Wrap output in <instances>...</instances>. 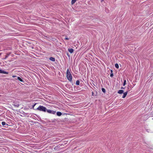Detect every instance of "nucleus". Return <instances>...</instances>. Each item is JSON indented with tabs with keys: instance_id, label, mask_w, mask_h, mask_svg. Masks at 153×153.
I'll return each mask as SVG.
<instances>
[{
	"instance_id": "9b49d317",
	"label": "nucleus",
	"mask_w": 153,
	"mask_h": 153,
	"mask_svg": "<svg viewBox=\"0 0 153 153\" xmlns=\"http://www.w3.org/2000/svg\"><path fill=\"white\" fill-rule=\"evenodd\" d=\"M62 113L60 112H57L56 113V114L58 116H60L61 115Z\"/></svg>"
},
{
	"instance_id": "9d476101",
	"label": "nucleus",
	"mask_w": 153,
	"mask_h": 153,
	"mask_svg": "<svg viewBox=\"0 0 153 153\" xmlns=\"http://www.w3.org/2000/svg\"><path fill=\"white\" fill-rule=\"evenodd\" d=\"M17 79H18L21 82H23V80L21 79V78L20 77H19V76H17Z\"/></svg>"
},
{
	"instance_id": "5701e85b",
	"label": "nucleus",
	"mask_w": 153,
	"mask_h": 153,
	"mask_svg": "<svg viewBox=\"0 0 153 153\" xmlns=\"http://www.w3.org/2000/svg\"><path fill=\"white\" fill-rule=\"evenodd\" d=\"M124 88H123V87L121 88V89H124Z\"/></svg>"
},
{
	"instance_id": "20e7f679",
	"label": "nucleus",
	"mask_w": 153,
	"mask_h": 153,
	"mask_svg": "<svg viewBox=\"0 0 153 153\" xmlns=\"http://www.w3.org/2000/svg\"><path fill=\"white\" fill-rule=\"evenodd\" d=\"M13 105L16 107H18L19 106V104L17 102H13Z\"/></svg>"
},
{
	"instance_id": "423d86ee",
	"label": "nucleus",
	"mask_w": 153,
	"mask_h": 153,
	"mask_svg": "<svg viewBox=\"0 0 153 153\" xmlns=\"http://www.w3.org/2000/svg\"><path fill=\"white\" fill-rule=\"evenodd\" d=\"M68 50L71 53H72L74 51V49L72 48H68Z\"/></svg>"
},
{
	"instance_id": "aec40b11",
	"label": "nucleus",
	"mask_w": 153,
	"mask_h": 153,
	"mask_svg": "<svg viewBox=\"0 0 153 153\" xmlns=\"http://www.w3.org/2000/svg\"><path fill=\"white\" fill-rule=\"evenodd\" d=\"M36 103H35V104L33 105V106H32V108H34V107L36 105Z\"/></svg>"
},
{
	"instance_id": "6ab92c4d",
	"label": "nucleus",
	"mask_w": 153,
	"mask_h": 153,
	"mask_svg": "<svg viewBox=\"0 0 153 153\" xmlns=\"http://www.w3.org/2000/svg\"><path fill=\"white\" fill-rule=\"evenodd\" d=\"M113 76V74L112 73L111 74H110V76L111 77H112Z\"/></svg>"
},
{
	"instance_id": "412c9836",
	"label": "nucleus",
	"mask_w": 153,
	"mask_h": 153,
	"mask_svg": "<svg viewBox=\"0 0 153 153\" xmlns=\"http://www.w3.org/2000/svg\"><path fill=\"white\" fill-rule=\"evenodd\" d=\"M12 77H17V76H16V75H13L12 76Z\"/></svg>"
},
{
	"instance_id": "1a4fd4ad",
	"label": "nucleus",
	"mask_w": 153,
	"mask_h": 153,
	"mask_svg": "<svg viewBox=\"0 0 153 153\" xmlns=\"http://www.w3.org/2000/svg\"><path fill=\"white\" fill-rule=\"evenodd\" d=\"M127 94V92H126L124 93H123V95L122 97V98H124L126 96Z\"/></svg>"
},
{
	"instance_id": "39448f33",
	"label": "nucleus",
	"mask_w": 153,
	"mask_h": 153,
	"mask_svg": "<svg viewBox=\"0 0 153 153\" xmlns=\"http://www.w3.org/2000/svg\"><path fill=\"white\" fill-rule=\"evenodd\" d=\"M0 73L6 74H8V72H6L5 71H3V70H2L1 69H0Z\"/></svg>"
},
{
	"instance_id": "ddd939ff",
	"label": "nucleus",
	"mask_w": 153,
	"mask_h": 153,
	"mask_svg": "<svg viewBox=\"0 0 153 153\" xmlns=\"http://www.w3.org/2000/svg\"><path fill=\"white\" fill-rule=\"evenodd\" d=\"M80 82L79 80H77L76 82V84L77 85H79V84Z\"/></svg>"
},
{
	"instance_id": "a211bd4d",
	"label": "nucleus",
	"mask_w": 153,
	"mask_h": 153,
	"mask_svg": "<svg viewBox=\"0 0 153 153\" xmlns=\"http://www.w3.org/2000/svg\"><path fill=\"white\" fill-rule=\"evenodd\" d=\"M65 40H68L69 39L68 38V37L66 36H65Z\"/></svg>"
},
{
	"instance_id": "f8f14e48",
	"label": "nucleus",
	"mask_w": 153,
	"mask_h": 153,
	"mask_svg": "<svg viewBox=\"0 0 153 153\" xmlns=\"http://www.w3.org/2000/svg\"><path fill=\"white\" fill-rule=\"evenodd\" d=\"M77 0H72L71 2L72 4H73Z\"/></svg>"
},
{
	"instance_id": "2eb2a0df",
	"label": "nucleus",
	"mask_w": 153,
	"mask_h": 153,
	"mask_svg": "<svg viewBox=\"0 0 153 153\" xmlns=\"http://www.w3.org/2000/svg\"><path fill=\"white\" fill-rule=\"evenodd\" d=\"M1 124L2 126H4L6 124V123L5 122H2L1 123Z\"/></svg>"
},
{
	"instance_id": "0eeeda50",
	"label": "nucleus",
	"mask_w": 153,
	"mask_h": 153,
	"mask_svg": "<svg viewBox=\"0 0 153 153\" xmlns=\"http://www.w3.org/2000/svg\"><path fill=\"white\" fill-rule=\"evenodd\" d=\"M124 91L122 90H120L118 91V93L119 94H121L123 93Z\"/></svg>"
},
{
	"instance_id": "dca6fc26",
	"label": "nucleus",
	"mask_w": 153,
	"mask_h": 153,
	"mask_svg": "<svg viewBox=\"0 0 153 153\" xmlns=\"http://www.w3.org/2000/svg\"><path fill=\"white\" fill-rule=\"evenodd\" d=\"M126 80H125L124 81V82L123 83V86H124L126 84Z\"/></svg>"
},
{
	"instance_id": "f03ea898",
	"label": "nucleus",
	"mask_w": 153,
	"mask_h": 153,
	"mask_svg": "<svg viewBox=\"0 0 153 153\" xmlns=\"http://www.w3.org/2000/svg\"><path fill=\"white\" fill-rule=\"evenodd\" d=\"M36 110L40 111L46 112L47 109L46 107L40 105Z\"/></svg>"
},
{
	"instance_id": "4be33fe9",
	"label": "nucleus",
	"mask_w": 153,
	"mask_h": 153,
	"mask_svg": "<svg viewBox=\"0 0 153 153\" xmlns=\"http://www.w3.org/2000/svg\"><path fill=\"white\" fill-rule=\"evenodd\" d=\"M92 95H93V96L94 95V93L93 92H92Z\"/></svg>"
},
{
	"instance_id": "7ed1b4c3",
	"label": "nucleus",
	"mask_w": 153,
	"mask_h": 153,
	"mask_svg": "<svg viewBox=\"0 0 153 153\" xmlns=\"http://www.w3.org/2000/svg\"><path fill=\"white\" fill-rule=\"evenodd\" d=\"M46 111L47 112L49 113L53 114H55L56 113V111L53 110H51L50 109H49L46 110Z\"/></svg>"
},
{
	"instance_id": "6e6552de",
	"label": "nucleus",
	"mask_w": 153,
	"mask_h": 153,
	"mask_svg": "<svg viewBox=\"0 0 153 153\" xmlns=\"http://www.w3.org/2000/svg\"><path fill=\"white\" fill-rule=\"evenodd\" d=\"M49 59L53 62H54L55 61V59L54 58H53L52 57H51Z\"/></svg>"
},
{
	"instance_id": "4468645a",
	"label": "nucleus",
	"mask_w": 153,
	"mask_h": 153,
	"mask_svg": "<svg viewBox=\"0 0 153 153\" xmlns=\"http://www.w3.org/2000/svg\"><path fill=\"white\" fill-rule=\"evenodd\" d=\"M115 66L116 68H119V65L118 64H117V63L115 64Z\"/></svg>"
},
{
	"instance_id": "f257e3e1",
	"label": "nucleus",
	"mask_w": 153,
	"mask_h": 153,
	"mask_svg": "<svg viewBox=\"0 0 153 153\" xmlns=\"http://www.w3.org/2000/svg\"><path fill=\"white\" fill-rule=\"evenodd\" d=\"M67 77L68 79L70 81H72V76L69 69H68L66 72Z\"/></svg>"
},
{
	"instance_id": "b1692460",
	"label": "nucleus",
	"mask_w": 153,
	"mask_h": 153,
	"mask_svg": "<svg viewBox=\"0 0 153 153\" xmlns=\"http://www.w3.org/2000/svg\"><path fill=\"white\" fill-rule=\"evenodd\" d=\"M111 72H112V70H111Z\"/></svg>"
},
{
	"instance_id": "f3484780",
	"label": "nucleus",
	"mask_w": 153,
	"mask_h": 153,
	"mask_svg": "<svg viewBox=\"0 0 153 153\" xmlns=\"http://www.w3.org/2000/svg\"><path fill=\"white\" fill-rule=\"evenodd\" d=\"M102 91L103 92H104V93H105V89L104 88H102Z\"/></svg>"
}]
</instances>
